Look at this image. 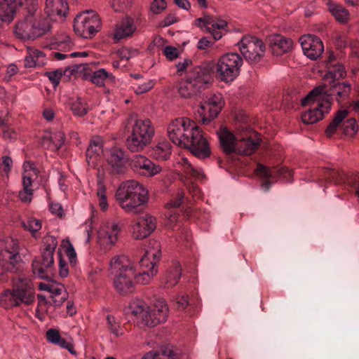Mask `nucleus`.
<instances>
[{
  "instance_id": "f257e3e1",
  "label": "nucleus",
  "mask_w": 359,
  "mask_h": 359,
  "mask_svg": "<svg viewBox=\"0 0 359 359\" xmlns=\"http://www.w3.org/2000/svg\"><path fill=\"white\" fill-rule=\"evenodd\" d=\"M170 140L180 147L187 149L195 156L209 157L211 149L203 131L194 122L185 117L172 120L167 127Z\"/></svg>"
},
{
  "instance_id": "f03ea898",
  "label": "nucleus",
  "mask_w": 359,
  "mask_h": 359,
  "mask_svg": "<svg viewBox=\"0 0 359 359\" xmlns=\"http://www.w3.org/2000/svg\"><path fill=\"white\" fill-rule=\"evenodd\" d=\"M12 288L0 294V306L11 309L21 304L29 306L35 301V287L31 278L23 274L11 278Z\"/></svg>"
},
{
  "instance_id": "7ed1b4c3",
  "label": "nucleus",
  "mask_w": 359,
  "mask_h": 359,
  "mask_svg": "<svg viewBox=\"0 0 359 359\" xmlns=\"http://www.w3.org/2000/svg\"><path fill=\"white\" fill-rule=\"evenodd\" d=\"M116 198L126 212L138 213L140 208L148 202L149 191L139 182L130 180L119 185Z\"/></svg>"
},
{
  "instance_id": "20e7f679",
  "label": "nucleus",
  "mask_w": 359,
  "mask_h": 359,
  "mask_svg": "<svg viewBox=\"0 0 359 359\" xmlns=\"http://www.w3.org/2000/svg\"><path fill=\"white\" fill-rule=\"evenodd\" d=\"M130 313L140 325L155 327L166 321L168 307L164 299H158L153 309L142 299H134L129 304Z\"/></svg>"
},
{
  "instance_id": "39448f33",
  "label": "nucleus",
  "mask_w": 359,
  "mask_h": 359,
  "mask_svg": "<svg viewBox=\"0 0 359 359\" xmlns=\"http://www.w3.org/2000/svg\"><path fill=\"white\" fill-rule=\"evenodd\" d=\"M0 265L4 272L0 274V281L7 282V272L18 273L23 268V262L20 255L18 242L13 238L4 240L3 246L0 250Z\"/></svg>"
},
{
  "instance_id": "423d86ee",
  "label": "nucleus",
  "mask_w": 359,
  "mask_h": 359,
  "mask_svg": "<svg viewBox=\"0 0 359 359\" xmlns=\"http://www.w3.org/2000/svg\"><path fill=\"white\" fill-rule=\"evenodd\" d=\"M351 90V86L347 82L334 83L328 90L326 89L325 85L317 86L302 100L301 104L305 105L310 100L319 97L323 102H328L331 108L334 99L340 104L348 97Z\"/></svg>"
},
{
  "instance_id": "0eeeda50",
  "label": "nucleus",
  "mask_w": 359,
  "mask_h": 359,
  "mask_svg": "<svg viewBox=\"0 0 359 359\" xmlns=\"http://www.w3.org/2000/svg\"><path fill=\"white\" fill-rule=\"evenodd\" d=\"M154 135V128L149 119L135 120L126 139L128 149L132 152L143 150L151 142Z\"/></svg>"
},
{
  "instance_id": "6e6552de",
  "label": "nucleus",
  "mask_w": 359,
  "mask_h": 359,
  "mask_svg": "<svg viewBox=\"0 0 359 359\" xmlns=\"http://www.w3.org/2000/svg\"><path fill=\"white\" fill-rule=\"evenodd\" d=\"M44 248L41 256L32 262V271L41 279H46L54 267V252L57 245V238L47 235L43 238Z\"/></svg>"
},
{
  "instance_id": "1a4fd4ad",
  "label": "nucleus",
  "mask_w": 359,
  "mask_h": 359,
  "mask_svg": "<svg viewBox=\"0 0 359 359\" xmlns=\"http://www.w3.org/2000/svg\"><path fill=\"white\" fill-rule=\"evenodd\" d=\"M27 13L23 20L18 22L14 28L15 36L20 40H34L43 35L48 29L45 21L38 19L35 15Z\"/></svg>"
},
{
  "instance_id": "9d476101",
  "label": "nucleus",
  "mask_w": 359,
  "mask_h": 359,
  "mask_svg": "<svg viewBox=\"0 0 359 359\" xmlns=\"http://www.w3.org/2000/svg\"><path fill=\"white\" fill-rule=\"evenodd\" d=\"M161 245L157 241H150L145 250L144 256L140 259V264L142 272L136 277L137 281L142 284H148L157 273V263L161 256Z\"/></svg>"
},
{
  "instance_id": "9b49d317",
  "label": "nucleus",
  "mask_w": 359,
  "mask_h": 359,
  "mask_svg": "<svg viewBox=\"0 0 359 359\" xmlns=\"http://www.w3.org/2000/svg\"><path fill=\"white\" fill-rule=\"evenodd\" d=\"M243 59L235 53L222 55L216 65V76L222 81L228 83L233 81L239 74Z\"/></svg>"
},
{
  "instance_id": "f8f14e48",
  "label": "nucleus",
  "mask_w": 359,
  "mask_h": 359,
  "mask_svg": "<svg viewBox=\"0 0 359 359\" xmlns=\"http://www.w3.org/2000/svg\"><path fill=\"white\" fill-rule=\"evenodd\" d=\"M100 18L94 11H86L76 15L74 19V32L81 37L91 39L100 30Z\"/></svg>"
},
{
  "instance_id": "ddd939ff",
  "label": "nucleus",
  "mask_w": 359,
  "mask_h": 359,
  "mask_svg": "<svg viewBox=\"0 0 359 359\" xmlns=\"http://www.w3.org/2000/svg\"><path fill=\"white\" fill-rule=\"evenodd\" d=\"M238 45L245 59L251 63L258 62L265 54L264 42L255 36H243Z\"/></svg>"
},
{
  "instance_id": "4468645a",
  "label": "nucleus",
  "mask_w": 359,
  "mask_h": 359,
  "mask_svg": "<svg viewBox=\"0 0 359 359\" xmlns=\"http://www.w3.org/2000/svg\"><path fill=\"white\" fill-rule=\"evenodd\" d=\"M25 6L27 13L37 11V0H0V19L11 22L20 8Z\"/></svg>"
},
{
  "instance_id": "2eb2a0df",
  "label": "nucleus",
  "mask_w": 359,
  "mask_h": 359,
  "mask_svg": "<svg viewBox=\"0 0 359 359\" xmlns=\"http://www.w3.org/2000/svg\"><path fill=\"white\" fill-rule=\"evenodd\" d=\"M214 65L210 62L203 63L190 69L186 76L201 90L205 88L211 79Z\"/></svg>"
},
{
  "instance_id": "dca6fc26",
  "label": "nucleus",
  "mask_w": 359,
  "mask_h": 359,
  "mask_svg": "<svg viewBox=\"0 0 359 359\" xmlns=\"http://www.w3.org/2000/svg\"><path fill=\"white\" fill-rule=\"evenodd\" d=\"M133 170L140 175L151 177L162 170L160 165L154 164L151 160L141 154H135L129 160Z\"/></svg>"
},
{
  "instance_id": "f3484780",
  "label": "nucleus",
  "mask_w": 359,
  "mask_h": 359,
  "mask_svg": "<svg viewBox=\"0 0 359 359\" xmlns=\"http://www.w3.org/2000/svg\"><path fill=\"white\" fill-rule=\"evenodd\" d=\"M311 103L314 106L302 115V120L305 124H313L318 122L330 111V103L323 102L319 97L310 100L304 106Z\"/></svg>"
},
{
  "instance_id": "a211bd4d",
  "label": "nucleus",
  "mask_w": 359,
  "mask_h": 359,
  "mask_svg": "<svg viewBox=\"0 0 359 359\" xmlns=\"http://www.w3.org/2000/svg\"><path fill=\"white\" fill-rule=\"evenodd\" d=\"M156 228V218L149 214L133 221L132 224L133 236L140 240L149 236Z\"/></svg>"
},
{
  "instance_id": "6ab92c4d",
  "label": "nucleus",
  "mask_w": 359,
  "mask_h": 359,
  "mask_svg": "<svg viewBox=\"0 0 359 359\" xmlns=\"http://www.w3.org/2000/svg\"><path fill=\"white\" fill-rule=\"evenodd\" d=\"M304 53L311 60L320 57L324 51V46L320 38L314 35H304L300 39Z\"/></svg>"
},
{
  "instance_id": "aec40b11",
  "label": "nucleus",
  "mask_w": 359,
  "mask_h": 359,
  "mask_svg": "<svg viewBox=\"0 0 359 359\" xmlns=\"http://www.w3.org/2000/svg\"><path fill=\"white\" fill-rule=\"evenodd\" d=\"M120 228L114 222H108L102 226L97 232V242L102 248H108L118 240Z\"/></svg>"
},
{
  "instance_id": "412c9836",
  "label": "nucleus",
  "mask_w": 359,
  "mask_h": 359,
  "mask_svg": "<svg viewBox=\"0 0 359 359\" xmlns=\"http://www.w3.org/2000/svg\"><path fill=\"white\" fill-rule=\"evenodd\" d=\"M224 105V101L220 93L212 95L203 103H201V113L204 115L205 109H208L209 111V117L203 118V124L207 125L215 119L222 111Z\"/></svg>"
},
{
  "instance_id": "4be33fe9",
  "label": "nucleus",
  "mask_w": 359,
  "mask_h": 359,
  "mask_svg": "<svg viewBox=\"0 0 359 359\" xmlns=\"http://www.w3.org/2000/svg\"><path fill=\"white\" fill-rule=\"evenodd\" d=\"M107 162L112 174L121 175L126 172L129 161L126 157L123 150L114 147L109 151Z\"/></svg>"
},
{
  "instance_id": "5701e85b",
  "label": "nucleus",
  "mask_w": 359,
  "mask_h": 359,
  "mask_svg": "<svg viewBox=\"0 0 359 359\" xmlns=\"http://www.w3.org/2000/svg\"><path fill=\"white\" fill-rule=\"evenodd\" d=\"M39 288L50 292L51 302L49 303L55 307L60 306L68 298V293L62 284L40 283Z\"/></svg>"
},
{
  "instance_id": "b1692460",
  "label": "nucleus",
  "mask_w": 359,
  "mask_h": 359,
  "mask_svg": "<svg viewBox=\"0 0 359 359\" xmlns=\"http://www.w3.org/2000/svg\"><path fill=\"white\" fill-rule=\"evenodd\" d=\"M109 277L112 280L114 288L120 294L126 295L134 291L135 284L133 278L136 277L135 271Z\"/></svg>"
},
{
  "instance_id": "393cba45",
  "label": "nucleus",
  "mask_w": 359,
  "mask_h": 359,
  "mask_svg": "<svg viewBox=\"0 0 359 359\" xmlns=\"http://www.w3.org/2000/svg\"><path fill=\"white\" fill-rule=\"evenodd\" d=\"M109 276H116L135 271L134 266L128 257L121 255H116L109 262Z\"/></svg>"
},
{
  "instance_id": "a878e982",
  "label": "nucleus",
  "mask_w": 359,
  "mask_h": 359,
  "mask_svg": "<svg viewBox=\"0 0 359 359\" xmlns=\"http://www.w3.org/2000/svg\"><path fill=\"white\" fill-rule=\"evenodd\" d=\"M269 46L273 55L279 56L289 53L293 48V41L282 35L270 36Z\"/></svg>"
},
{
  "instance_id": "bb28decb",
  "label": "nucleus",
  "mask_w": 359,
  "mask_h": 359,
  "mask_svg": "<svg viewBox=\"0 0 359 359\" xmlns=\"http://www.w3.org/2000/svg\"><path fill=\"white\" fill-rule=\"evenodd\" d=\"M217 133L220 147L224 153L229 155L236 151L238 140L231 131L226 128H222Z\"/></svg>"
},
{
  "instance_id": "cd10ccee",
  "label": "nucleus",
  "mask_w": 359,
  "mask_h": 359,
  "mask_svg": "<svg viewBox=\"0 0 359 359\" xmlns=\"http://www.w3.org/2000/svg\"><path fill=\"white\" fill-rule=\"evenodd\" d=\"M65 141V133L61 130H55L46 132L42 137L41 144L46 149L57 151L62 147Z\"/></svg>"
},
{
  "instance_id": "c85d7f7f",
  "label": "nucleus",
  "mask_w": 359,
  "mask_h": 359,
  "mask_svg": "<svg viewBox=\"0 0 359 359\" xmlns=\"http://www.w3.org/2000/svg\"><path fill=\"white\" fill-rule=\"evenodd\" d=\"M257 172L261 177L270 179H287L291 175V171L287 168H270L262 164H258Z\"/></svg>"
},
{
  "instance_id": "c756f323",
  "label": "nucleus",
  "mask_w": 359,
  "mask_h": 359,
  "mask_svg": "<svg viewBox=\"0 0 359 359\" xmlns=\"http://www.w3.org/2000/svg\"><path fill=\"white\" fill-rule=\"evenodd\" d=\"M46 58L43 52L34 48H27V55L25 57V67H41L46 64Z\"/></svg>"
},
{
  "instance_id": "7c9ffc66",
  "label": "nucleus",
  "mask_w": 359,
  "mask_h": 359,
  "mask_svg": "<svg viewBox=\"0 0 359 359\" xmlns=\"http://www.w3.org/2000/svg\"><path fill=\"white\" fill-rule=\"evenodd\" d=\"M68 4L65 0H46L45 12L49 17L65 15Z\"/></svg>"
},
{
  "instance_id": "2f4dec72",
  "label": "nucleus",
  "mask_w": 359,
  "mask_h": 359,
  "mask_svg": "<svg viewBox=\"0 0 359 359\" xmlns=\"http://www.w3.org/2000/svg\"><path fill=\"white\" fill-rule=\"evenodd\" d=\"M136 29L132 19H126L116 25L114 38L118 41L120 39L130 36Z\"/></svg>"
},
{
  "instance_id": "473e14b6",
  "label": "nucleus",
  "mask_w": 359,
  "mask_h": 359,
  "mask_svg": "<svg viewBox=\"0 0 359 359\" xmlns=\"http://www.w3.org/2000/svg\"><path fill=\"white\" fill-rule=\"evenodd\" d=\"M259 143V139L253 140L251 137H243L238 141L236 151L243 155H250L256 151Z\"/></svg>"
},
{
  "instance_id": "72a5a7b5",
  "label": "nucleus",
  "mask_w": 359,
  "mask_h": 359,
  "mask_svg": "<svg viewBox=\"0 0 359 359\" xmlns=\"http://www.w3.org/2000/svg\"><path fill=\"white\" fill-rule=\"evenodd\" d=\"M201 90L198 88L193 83L185 77L182 79L178 87V93L180 95L186 99L195 97L201 93Z\"/></svg>"
},
{
  "instance_id": "f704fd0d",
  "label": "nucleus",
  "mask_w": 359,
  "mask_h": 359,
  "mask_svg": "<svg viewBox=\"0 0 359 359\" xmlns=\"http://www.w3.org/2000/svg\"><path fill=\"white\" fill-rule=\"evenodd\" d=\"M328 11L334 17V18L341 23H346L349 19V12L342 6L328 1L327 3Z\"/></svg>"
},
{
  "instance_id": "c9c22d12",
  "label": "nucleus",
  "mask_w": 359,
  "mask_h": 359,
  "mask_svg": "<svg viewBox=\"0 0 359 359\" xmlns=\"http://www.w3.org/2000/svg\"><path fill=\"white\" fill-rule=\"evenodd\" d=\"M182 269L178 263H174L166 271L163 280L165 287H171L175 285L181 276Z\"/></svg>"
},
{
  "instance_id": "e433bc0d",
  "label": "nucleus",
  "mask_w": 359,
  "mask_h": 359,
  "mask_svg": "<svg viewBox=\"0 0 359 359\" xmlns=\"http://www.w3.org/2000/svg\"><path fill=\"white\" fill-rule=\"evenodd\" d=\"M90 81L98 86H103L106 82H114L115 77L105 69L101 68L93 72Z\"/></svg>"
},
{
  "instance_id": "4c0bfd02",
  "label": "nucleus",
  "mask_w": 359,
  "mask_h": 359,
  "mask_svg": "<svg viewBox=\"0 0 359 359\" xmlns=\"http://www.w3.org/2000/svg\"><path fill=\"white\" fill-rule=\"evenodd\" d=\"M171 148L170 144L167 141L159 142L153 148L152 156L157 160H167L170 156Z\"/></svg>"
},
{
  "instance_id": "58836bf2",
  "label": "nucleus",
  "mask_w": 359,
  "mask_h": 359,
  "mask_svg": "<svg viewBox=\"0 0 359 359\" xmlns=\"http://www.w3.org/2000/svg\"><path fill=\"white\" fill-rule=\"evenodd\" d=\"M348 114L347 109H340L335 114L332 121L326 128L325 134L327 137H331L335 133L339 125L347 117Z\"/></svg>"
},
{
  "instance_id": "ea45409f",
  "label": "nucleus",
  "mask_w": 359,
  "mask_h": 359,
  "mask_svg": "<svg viewBox=\"0 0 359 359\" xmlns=\"http://www.w3.org/2000/svg\"><path fill=\"white\" fill-rule=\"evenodd\" d=\"M31 177L25 175L22 178L23 189L19 192L18 196L21 201L30 203L32 199L33 189H32Z\"/></svg>"
},
{
  "instance_id": "a19ab883",
  "label": "nucleus",
  "mask_w": 359,
  "mask_h": 359,
  "mask_svg": "<svg viewBox=\"0 0 359 359\" xmlns=\"http://www.w3.org/2000/svg\"><path fill=\"white\" fill-rule=\"evenodd\" d=\"M102 151L100 142L95 140L92 141L86 150V158L88 163L90 161L93 163Z\"/></svg>"
},
{
  "instance_id": "79ce46f5",
  "label": "nucleus",
  "mask_w": 359,
  "mask_h": 359,
  "mask_svg": "<svg viewBox=\"0 0 359 359\" xmlns=\"http://www.w3.org/2000/svg\"><path fill=\"white\" fill-rule=\"evenodd\" d=\"M143 359H176L175 354L171 349H164L161 353L150 351L146 353Z\"/></svg>"
},
{
  "instance_id": "37998d69",
  "label": "nucleus",
  "mask_w": 359,
  "mask_h": 359,
  "mask_svg": "<svg viewBox=\"0 0 359 359\" xmlns=\"http://www.w3.org/2000/svg\"><path fill=\"white\" fill-rule=\"evenodd\" d=\"M107 328L114 336L119 337L123 334L120 322L111 315L107 316Z\"/></svg>"
},
{
  "instance_id": "c03bdc74",
  "label": "nucleus",
  "mask_w": 359,
  "mask_h": 359,
  "mask_svg": "<svg viewBox=\"0 0 359 359\" xmlns=\"http://www.w3.org/2000/svg\"><path fill=\"white\" fill-rule=\"evenodd\" d=\"M346 75V72L341 65L337 64L329 68L327 74L325 78L332 79L333 80H338L344 78Z\"/></svg>"
},
{
  "instance_id": "a18cd8bd",
  "label": "nucleus",
  "mask_w": 359,
  "mask_h": 359,
  "mask_svg": "<svg viewBox=\"0 0 359 359\" xmlns=\"http://www.w3.org/2000/svg\"><path fill=\"white\" fill-rule=\"evenodd\" d=\"M215 18L210 15H204L203 18H197L195 20V25L201 29H205V32H211L212 24L215 23Z\"/></svg>"
},
{
  "instance_id": "49530a36",
  "label": "nucleus",
  "mask_w": 359,
  "mask_h": 359,
  "mask_svg": "<svg viewBox=\"0 0 359 359\" xmlns=\"http://www.w3.org/2000/svg\"><path fill=\"white\" fill-rule=\"evenodd\" d=\"M97 197L98 199L99 206L102 210L105 211L108 208V202L106 196V189L104 184L101 182L97 183Z\"/></svg>"
},
{
  "instance_id": "de8ad7c7",
  "label": "nucleus",
  "mask_w": 359,
  "mask_h": 359,
  "mask_svg": "<svg viewBox=\"0 0 359 359\" xmlns=\"http://www.w3.org/2000/svg\"><path fill=\"white\" fill-rule=\"evenodd\" d=\"M154 83L152 80L144 81L141 83H134L133 85V89L135 94L140 95L149 91L153 88Z\"/></svg>"
},
{
  "instance_id": "09e8293b",
  "label": "nucleus",
  "mask_w": 359,
  "mask_h": 359,
  "mask_svg": "<svg viewBox=\"0 0 359 359\" xmlns=\"http://www.w3.org/2000/svg\"><path fill=\"white\" fill-rule=\"evenodd\" d=\"M71 109L74 114L78 116H83L88 112L86 104L81 99H77L72 103Z\"/></svg>"
},
{
  "instance_id": "8fccbe9b",
  "label": "nucleus",
  "mask_w": 359,
  "mask_h": 359,
  "mask_svg": "<svg viewBox=\"0 0 359 359\" xmlns=\"http://www.w3.org/2000/svg\"><path fill=\"white\" fill-rule=\"evenodd\" d=\"M25 229L30 231L32 235L39 231L41 228V223L39 219L34 218H29L26 222H23Z\"/></svg>"
},
{
  "instance_id": "3c124183",
  "label": "nucleus",
  "mask_w": 359,
  "mask_h": 359,
  "mask_svg": "<svg viewBox=\"0 0 359 359\" xmlns=\"http://www.w3.org/2000/svg\"><path fill=\"white\" fill-rule=\"evenodd\" d=\"M139 52L137 49H131L127 47H123L117 50V54L121 59L130 60L138 55Z\"/></svg>"
},
{
  "instance_id": "603ef678",
  "label": "nucleus",
  "mask_w": 359,
  "mask_h": 359,
  "mask_svg": "<svg viewBox=\"0 0 359 359\" xmlns=\"http://www.w3.org/2000/svg\"><path fill=\"white\" fill-rule=\"evenodd\" d=\"M179 163L182 165L184 169V171L187 173H190L197 177L202 175L201 173V170L194 168L187 158H181Z\"/></svg>"
},
{
  "instance_id": "864d4df0",
  "label": "nucleus",
  "mask_w": 359,
  "mask_h": 359,
  "mask_svg": "<svg viewBox=\"0 0 359 359\" xmlns=\"http://www.w3.org/2000/svg\"><path fill=\"white\" fill-rule=\"evenodd\" d=\"M63 74L62 69H57L53 72H47L45 75L49 79L54 87H56L60 81L61 77Z\"/></svg>"
},
{
  "instance_id": "5fc2aeb1",
  "label": "nucleus",
  "mask_w": 359,
  "mask_h": 359,
  "mask_svg": "<svg viewBox=\"0 0 359 359\" xmlns=\"http://www.w3.org/2000/svg\"><path fill=\"white\" fill-rule=\"evenodd\" d=\"M111 6L115 12H122L130 5L129 0H111Z\"/></svg>"
},
{
  "instance_id": "6e6d98bb",
  "label": "nucleus",
  "mask_w": 359,
  "mask_h": 359,
  "mask_svg": "<svg viewBox=\"0 0 359 359\" xmlns=\"http://www.w3.org/2000/svg\"><path fill=\"white\" fill-rule=\"evenodd\" d=\"M68 245L65 250V253L69 259V264L72 266H75L76 264V251L72 245V243L67 241Z\"/></svg>"
},
{
  "instance_id": "4d7b16f0",
  "label": "nucleus",
  "mask_w": 359,
  "mask_h": 359,
  "mask_svg": "<svg viewBox=\"0 0 359 359\" xmlns=\"http://www.w3.org/2000/svg\"><path fill=\"white\" fill-rule=\"evenodd\" d=\"M166 8L165 0H154L151 5V11L155 14L161 13Z\"/></svg>"
},
{
  "instance_id": "13d9d810",
  "label": "nucleus",
  "mask_w": 359,
  "mask_h": 359,
  "mask_svg": "<svg viewBox=\"0 0 359 359\" xmlns=\"http://www.w3.org/2000/svg\"><path fill=\"white\" fill-rule=\"evenodd\" d=\"M163 53L168 60H172L178 57L179 51L177 48L168 46L164 48Z\"/></svg>"
},
{
  "instance_id": "bf43d9fd",
  "label": "nucleus",
  "mask_w": 359,
  "mask_h": 359,
  "mask_svg": "<svg viewBox=\"0 0 359 359\" xmlns=\"http://www.w3.org/2000/svg\"><path fill=\"white\" fill-rule=\"evenodd\" d=\"M60 334L57 330L49 329L46 332V339L48 341L51 343L56 344L57 342L60 341Z\"/></svg>"
},
{
  "instance_id": "052dcab7",
  "label": "nucleus",
  "mask_w": 359,
  "mask_h": 359,
  "mask_svg": "<svg viewBox=\"0 0 359 359\" xmlns=\"http://www.w3.org/2000/svg\"><path fill=\"white\" fill-rule=\"evenodd\" d=\"M13 164V161L11 157L5 156L2 157V161L0 163V170L5 173L8 174Z\"/></svg>"
},
{
  "instance_id": "680f3d73",
  "label": "nucleus",
  "mask_w": 359,
  "mask_h": 359,
  "mask_svg": "<svg viewBox=\"0 0 359 359\" xmlns=\"http://www.w3.org/2000/svg\"><path fill=\"white\" fill-rule=\"evenodd\" d=\"M192 64V61L189 59H184L183 61L179 62L176 65L177 72L179 75H182L188 67Z\"/></svg>"
},
{
  "instance_id": "e2e57ef3",
  "label": "nucleus",
  "mask_w": 359,
  "mask_h": 359,
  "mask_svg": "<svg viewBox=\"0 0 359 359\" xmlns=\"http://www.w3.org/2000/svg\"><path fill=\"white\" fill-rule=\"evenodd\" d=\"M177 307L180 310H184L188 305V297L187 295H180L177 297Z\"/></svg>"
},
{
  "instance_id": "0e129e2a",
  "label": "nucleus",
  "mask_w": 359,
  "mask_h": 359,
  "mask_svg": "<svg viewBox=\"0 0 359 359\" xmlns=\"http://www.w3.org/2000/svg\"><path fill=\"white\" fill-rule=\"evenodd\" d=\"M50 210L53 214L57 215L59 217H62L63 215V209L59 203H51L50 205Z\"/></svg>"
},
{
  "instance_id": "69168bd1",
  "label": "nucleus",
  "mask_w": 359,
  "mask_h": 359,
  "mask_svg": "<svg viewBox=\"0 0 359 359\" xmlns=\"http://www.w3.org/2000/svg\"><path fill=\"white\" fill-rule=\"evenodd\" d=\"M228 25V23L226 20L218 18L215 20V23L212 24V29H225Z\"/></svg>"
},
{
  "instance_id": "338daca9",
  "label": "nucleus",
  "mask_w": 359,
  "mask_h": 359,
  "mask_svg": "<svg viewBox=\"0 0 359 359\" xmlns=\"http://www.w3.org/2000/svg\"><path fill=\"white\" fill-rule=\"evenodd\" d=\"M174 2L179 8L185 11H189L191 8L189 0H174Z\"/></svg>"
},
{
  "instance_id": "774afa93",
  "label": "nucleus",
  "mask_w": 359,
  "mask_h": 359,
  "mask_svg": "<svg viewBox=\"0 0 359 359\" xmlns=\"http://www.w3.org/2000/svg\"><path fill=\"white\" fill-rule=\"evenodd\" d=\"M211 42L207 37L201 38L197 44V48L199 50H205L210 46Z\"/></svg>"
}]
</instances>
